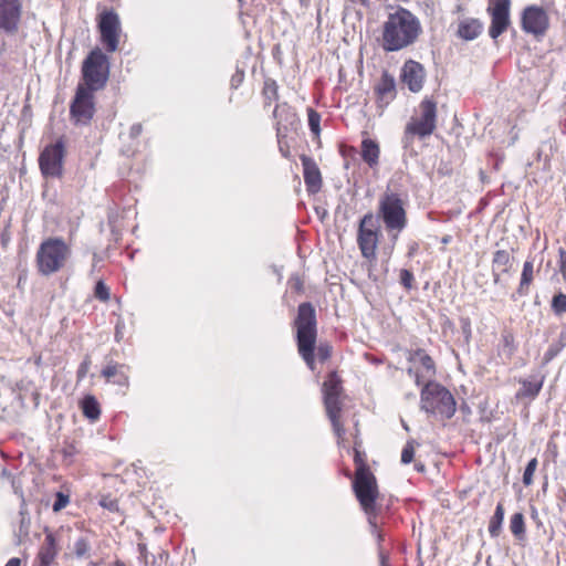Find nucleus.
Listing matches in <instances>:
<instances>
[{
	"label": "nucleus",
	"mask_w": 566,
	"mask_h": 566,
	"mask_svg": "<svg viewBox=\"0 0 566 566\" xmlns=\"http://www.w3.org/2000/svg\"><path fill=\"white\" fill-rule=\"evenodd\" d=\"M22 0H0V33L14 35L22 18Z\"/></svg>",
	"instance_id": "nucleus-13"
},
{
	"label": "nucleus",
	"mask_w": 566,
	"mask_h": 566,
	"mask_svg": "<svg viewBox=\"0 0 566 566\" xmlns=\"http://www.w3.org/2000/svg\"><path fill=\"white\" fill-rule=\"evenodd\" d=\"M416 356H419L420 363L427 371L434 374V363L429 355H427L422 349H418L416 352Z\"/></svg>",
	"instance_id": "nucleus-36"
},
{
	"label": "nucleus",
	"mask_w": 566,
	"mask_h": 566,
	"mask_svg": "<svg viewBox=\"0 0 566 566\" xmlns=\"http://www.w3.org/2000/svg\"><path fill=\"white\" fill-rule=\"evenodd\" d=\"M399 277L401 285H403L408 290L412 287L413 274L409 270L402 269L400 271Z\"/></svg>",
	"instance_id": "nucleus-39"
},
{
	"label": "nucleus",
	"mask_w": 566,
	"mask_h": 566,
	"mask_svg": "<svg viewBox=\"0 0 566 566\" xmlns=\"http://www.w3.org/2000/svg\"><path fill=\"white\" fill-rule=\"evenodd\" d=\"M513 258L506 250H497L493 253L492 268L494 283L497 284L500 281V270L502 273H507L511 269Z\"/></svg>",
	"instance_id": "nucleus-21"
},
{
	"label": "nucleus",
	"mask_w": 566,
	"mask_h": 566,
	"mask_svg": "<svg viewBox=\"0 0 566 566\" xmlns=\"http://www.w3.org/2000/svg\"><path fill=\"white\" fill-rule=\"evenodd\" d=\"M552 310L556 315L566 313V294L558 293L553 297Z\"/></svg>",
	"instance_id": "nucleus-32"
},
{
	"label": "nucleus",
	"mask_w": 566,
	"mask_h": 566,
	"mask_svg": "<svg viewBox=\"0 0 566 566\" xmlns=\"http://www.w3.org/2000/svg\"><path fill=\"white\" fill-rule=\"evenodd\" d=\"M482 31V24L476 19H467L460 22L458 35L467 41H472L479 36Z\"/></svg>",
	"instance_id": "nucleus-22"
},
{
	"label": "nucleus",
	"mask_w": 566,
	"mask_h": 566,
	"mask_svg": "<svg viewBox=\"0 0 566 566\" xmlns=\"http://www.w3.org/2000/svg\"><path fill=\"white\" fill-rule=\"evenodd\" d=\"M21 497H23V495H21ZM19 514H20L21 518H20V524H19V530H18V537H19V542H22L29 536L30 526H31V517H30L24 499H22V501H21Z\"/></svg>",
	"instance_id": "nucleus-26"
},
{
	"label": "nucleus",
	"mask_w": 566,
	"mask_h": 566,
	"mask_svg": "<svg viewBox=\"0 0 566 566\" xmlns=\"http://www.w3.org/2000/svg\"><path fill=\"white\" fill-rule=\"evenodd\" d=\"M120 337L118 329L116 331V338Z\"/></svg>",
	"instance_id": "nucleus-55"
},
{
	"label": "nucleus",
	"mask_w": 566,
	"mask_h": 566,
	"mask_svg": "<svg viewBox=\"0 0 566 566\" xmlns=\"http://www.w3.org/2000/svg\"><path fill=\"white\" fill-rule=\"evenodd\" d=\"M69 502H70L69 495H66L62 492H57L55 495V501L53 503V511L60 512L69 504Z\"/></svg>",
	"instance_id": "nucleus-38"
},
{
	"label": "nucleus",
	"mask_w": 566,
	"mask_h": 566,
	"mask_svg": "<svg viewBox=\"0 0 566 566\" xmlns=\"http://www.w3.org/2000/svg\"><path fill=\"white\" fill-rule=\"evenodd\" d=\"M377 99L380 106H387L396 96L395 78L385 72L376 88Z\"/></svg>",
	"instance_id": "nucleus-19"
},
{
	"label": "nucleus",
	"mask_w": 566,
	"mask_h": 566,
	"mask_svg": "<svg viewBox=\"0 0 566 566\" xmlns=\"http://www.w3.org/2000/svg\"><path fill=\"white\" fill-rule=\"evenodd\" d=\"M101 505L109 511H118V503L115 499L105 496L101 500Z\"/></svg>",
	"instance_id": "nucleus-40"
},
{
	"label": "nucleus",
	"mask_w": 566,
	"mask_h": 566,
	"mask_svg": "<svg viewBox=\"0 0 566 566\" xmlns=\"http://www.w3.org/2000/svg\"><path fill=\"white\" fill-rule=\"evenodd\" d=\"M415 444H416L415 440H409L406 443V446L403 447L402 452H401V462L403 464H408L413 460Z\"/></svg>",
	"instance_id": "nucleus-34"
},
{
	"label": "nucleus",
	"mask_w": 566,
	"mask_h": 566,
	"mask_svg": "<svg viewBox=\"0 0 566 566\" xmlns=\"http://www.w3.org/2000/svg\"><path fill=\"white\" fill-rule=\"evenodd\" d=\"M566 346V334L562 333L558 339L552 343L544 354L543 364H548L552 359H554L560 350Z\"/></svg>",
	"instance_id": "nucleus-29"
},
{
	"label": "nucleus",
	"mask_w": 566,
	"mask_h": 566,
	"mask_svg": "<svg viewBox=\"0 0 566 566\" xmlns=\"http://www.w3.org/2000/svg\"><path fill=\"white\" fill-rule=\"evenodd\" d=\"M534 264L532 260H526L523 265L521 280L516 293L520 296H526L530 293V286L534 280Z\"/></svg>",
	"instance_id": "nucleus-24"
},
{
	"label": "nucleus",
	"mask_w": 566,
	"mask_h": 566,
	"mask_svg": "<svg viewBox=\"0 0 566 566\" xmlns=\"http://www.w3.org/2000/svg\"><path fill=\"white\" fill-rule=\"evenodd\" d=\"M117 566H124V564H117Z\"/></svg>",
	"instance_id": "nucleus-56"
},
{
	"label": "nucleus",
	"mask_w": 566,
	"mask_h": 566,
	"mask_svg": "<svg viewBox=\"0 0 566 566\" xmlns=\"http://www.w3.org/2000/svg\"><path fill=\"white\" fill-rule=\"evenodd\" d=\"M72 254L71 247L62 238H48L36 251V266L42 275L49 276L63 269Z\"/></svg>",
	"instance_id": "nucleus-3"
},
{
	"label": "nucleus",
	"mask_w": 566,
	"mask_h": 566,
	"mask_svg": "<svg viewBox=\"0 0 566 566\" xmlns=\"http://www.w3.org/2000/svg\"><path fill=\"white\" fill-rule=\"evenodd\" d=\"M378 212L389 232L399 233L406 228L407 213L398 193L386 191L379 199Z\"/></svg>",
	"instance_id": "nucleus-6"
},
{
	"label": "nucleus",
	"mask_w": 566,
	"mask_h": 566,
	"mask_svg": "<svg viewBox=\"0 0 566 566\" xmlns=\"http://www.w3.org/2000/svg\"><path fill=\"white\" fill-rule=\"evenodd\" d=\"M504 520V507L502 503H499L495 507V512L491 517L489 524V533L492 537H497L500 535L502 523Z\"/></svg>",
	"instance_id": "nucleus-28"
},
{
	"label": "nucleus",
	"mask_w": 566,
	"mask_h": 566,
	"mask_svg": "<svg viewBox=\"0 0 566 566\" xmlns=\"http://www.w3.org/2000/svg\"><path fill=\"white\" fill-rule=\"evenodd\" d=\"M522 29L535 36H542L549 27L546 10L539 6H528L522 12Z\"/></svg>",
	"instance_id": "nucleus-14"
},
{
	"label": "nucleus",
	"mask_w": 566,
	"mask_h": 566,
	"mask_svg": "<svg viewBox=\"0 0 566 566\" xmlns=\"http://www.w3.org/2000/svg\"><path fill=\"white\" fill-rule=\"evenodd\" d=\"M120 337L118 329L116 331V338Z\"/></svg>",
	"instance_id": "nucleus-54"
},
{
	"label": "nucleus",
	"mask_w": 566,
	"mask_h": 566,
	"mask_svg": "<svg viewBox=\"0 0 566 566\" xmlns=\"http://www.w3.org/2000/svg\"><path fill=\"white\" fill-rule=\"evenodd\" d=\"M117 373V368L115 365H109L107 367H105L102 371V375L106 378V379H111L112 377H114Z\"/></svg>",
	"instance_id": "nucleus-44"
},
{
	"label": "nucleus",
	"mask_w": 566,
	"mask_h": 566,
	"mask_svg": "<svg viewBox=\"0 0 566 566\" xmlns=\"http://www.w3.org/2000/svg\"><path fill=\"white\" fill-rule=\"evenodd\" d=\"M437 127V103L431 98H424L419 105V116L412 117L406 125L405 142L413 136L424 138L430 136Z\"/></svg>",
	"instance_id": "nucleus-7"
},
{
	"label": "nucleus",
	"mask_w": 566,
	"mask_h": 566,
	"mask_svg": "<svg viewBox=\"0 0 566 566\" xmlns=\"http://www.w3.org/2000/svg\"><path fill=\"white\" fill-rule=\"evenodd\" d=\"M536 468H537V459L533 458L532 460L528 461V463L524 470V474H523V483L526 486H528L533 483V475H534Z\"/></svg>",
	"instance_id": "nucleus-33"
},
{
	"label": "nucleus",
	"mask_w": 566,
	"mask_h": 566,
	"mask_svg": "<svg viewBox=\"0 0 566 566\" xmlns=\"http://www.w3.org/2000/svg\"><path fill=\"white\" fill-rule=\"evenodd\" d=\"M424 76L423 66L413 60H409L403 64L400 75L401 81L413 93H418L422 88Z\"/></svg>",
	"instance_id": "nucleus-17"
},
{
	"label": "nucleus",
	"mask_w": 566,
	"mask_h": 566,
	"mask_svg": "<svg viewBox=\"0 0 566 566\" xmlns=\"http://www.w3.org/2000/svg\"><path fill=\"white\" fill-rule=\"evenodd\" d=\"M352 3H359L364 8H368L370 2L369 0H349Z\"/></svg>",
	"instance_id": "nucleus-48"
},
{
	"label": "nucleus",
	"mask_w": 566,
	"mask_h": 566,
	"mask_svg": "<svg viewBox=\"0 0 566 566\" xmlns=\"http://www.w3.org/2000/svg\"><path fill=\"white\" fill-rule=\"evenodd\" d=\"M238 2L240 3V6H243L244 0H238Z\"/></svg>",
	"instance_id": "nucleus-53"
},
{
	"label": "nucleus",
	"mask_w": 566,
	"mask_h": 566,
	"mask_svg": "<svg viewBox=\"0 0 566 566\" xmlns=\"http://www.w3.org/2000/svg\"><path fill=\"white\" fill-rule=\"evenodd\" d=\"M421 409L443 419L453 417L457 403L452 394L437 382H428L421 390Z\"/></svg>",
	"instance_id": "nucleus-5"
},
{
	"label": "nucleus",
	"mask_w": 566,
	"mask_h": 566,
	"mask_svg": "<svg viewBox=\"0 0 566 566\" xmlns=\"http://www.w3.org/2000/svg\"><path fill=\"white\" fill-rule=\"evenodd\" d=\"M379 154V146L375 140L366 138L361 142V158L369 167L378 165Z\"/></svg>",
	"instance_id": "nucleus-23"
},
{
	"label": "nucleus",
	"mask_w": 566,
	"mask_h": 566,
	"mask_svg": "<svg viewBox=\"0 0 566 566\" xmlns=\"http://www.w3.org/2000/svg\"><path fill=\"white\" fill-rule=\"evenodd\" d=\"M106 56L99 50L92 51L83 62V77L86 88L96 91L102 88L107 81V71L105 70Z\"/></svg>",
	"instance_id": "nucleus-11"
},
{
	"label": "nucleus",
	"mask_w": 566,
	"mask_h": 566,
	"mask_svg": "<svg viewBox=\"0 0 566 566\" xmlns=\"http://www.w3.org/2000/svg\"><path fill=\"white\" fill-rule=\"evenodd\" d=\"M416 470L419 471V472H423L424 471V465L422 463H416Z\"/></svg>",
	"instance_id": "nucleus-50"
},
{
	"label": "nucleus",
	"mask_w": 566,
	"mask_h": 566,
	"mask_svg": "<svg viewBox=\"0 0 566 566\" xmlns=\"http://www.w3.org/2000/svg\"><path fill=\"white\" fill-rule=\"evenodd\" d=\"M65 145L62 139L43 148L39 156L41 174L45 178H60L63 175Z\"/></svg>",
	"instance_id": "nucleus-10"
},
{
	"label": "nucleus",
	"mask_w": 566,
	"mask_h": 566,
	"mask_svg": "<svg viewBox=\"0 0 566 566\" xmlns=\"http://www.w3.org/2000/svg\"><path fill=\"white\" fill-rule=\"evenodd\" d=\"M142 125L140 124H134L132 127H130V136L132 137H137L140 135L142 133Z\"/></svg>",
	"instance_id": "nucleus-45"
},
{
	"label": "nucleus",
	"mask_w": 566,
	"mask_h": 566,
	"mask_svg": "<svg viewBox=\"0 0 566 566\" xmlns=\"http://www.w3.org/2000/svg\"><path fill=\"white\" fill-rule=\"evenodd\" d=\"M559 270L566 276V251L564 249H559Z\"/></svg>",
	"instance_id": "nucleus-43"
},
{
	"label": "nucleus",
	"mask_w": 566,
	"mask_h": 566,
	"mask_svg": "<svg viewBox=\"0 0 566 566\" xmlns=\"http://www.w3.org/2000/svg\"><path fill=\"white\" fill-rule=\"evenodd\" d=\"M70 114L76 124L87 125L95 114L93 91L80 84L71 103Z\"/></svg>",
	"instance_id": "nucleus-12"
},
{
	"label": "nucleus",
	"mask_w": 566,
	"mask_h": 566,
	"mask_svg": "<svg viewBox=\"0 0 566 566\" xmlns=\"http://www.w3.org/2000/svg\"><path fill=\"white\" fill-rule=\"evenodd\" d=\"M303 177L310 192L316 193L322 188V175L315 160L306 155L301 156Z\"/></svg>",
	"instance_id": "nucleus-18"
},
{
	"label": "nucleus",
	"mask_w": 566,
	"mask_h": 566,
	"mask_svg": "<svg viewBox=\"0 0 566 566\" xmlns=\"http://www.w3.org/2000/svg\"><path fill=\"white\" fill-rule=\"evenodd\" d=\"M342 392L340 379L335 371L328 374L327 379L323 384L324 405L326 413L332 422L334 432L337 437H342L345 432L343 426L339 422V395Z\"/></svg>",
	"instance_id": "nucleus-8"
},
{
	"label": "nucleus",
	"mask_w": 566,
	"mask_h": 566,
	"mask_svg": "<svg viewBox=\"0 0 566 566\" xmlns=\"http://www.w3.org/2000/svg\"><path fill=\"white\" fill-rule=\"evenodd\" d=\"M355 462H356V464H357V468L359 467V464H365V463L363 462V460L360 459V455H359V453H358V452L356 453Z\"/></svg>",
	"instance_id": "nucleus-49"
},
{
	"label": "nucleus",
	"mask_w": 566,
	"mask_h": 566,
	"mask_svg": "<svg viewBox=\"0 0 566 566\" xmlns=\"http://www.w3.org/2000/svg\"><path fill=\"white\" fill-rule=\"evenodd\" d=\"M295 326L298 353L313 370L317 332L315 308L311 303L305 302L298 305Z\"/></svg>",
	"instance_id": "nucleus-2"
},
{
	"label": "nucleus",
	"mask_w": 566,
	"mask_h": 566,
	"mask_svg": "<svg viewBox=\"0 0 566 566\" xmlns=\"http://www.w3.org/2000/svg\"><path fill=\"white\" fill-rule=\"evenodd\" d=\"M20 564H21L20 559L17 558V557H13V558L8 560L6 566H20Z\"/></svg>",
	"instance_id": "nucleus-47"
},
{
	"label": "nucleus",
	"mask_w": 566,
	"mask_h": 566,
	"mask_svg": "<svg viewBox=\"0 0 566 566\" xmlns=\"http://www.w3.org/2000/svg\"><path fill=\"white\" fill-rule=\"evenodd\" d=\"M510 7L511 0H493L492 7L489 8L492 18L489 35L492 39H497L509 28Z\"/></svg>",
	"instance_id": "nucleus-16"
},
{
	"label": "nucleus",
	"mask_w": 566,
	"mask_h": 566,
	"mask_svg": "<svg viewBox=\"0 0 566 566\" xmlns=\"http://www.w3.org/2000/svg\"><path fill=\"white\" fill-rule=\"evenodd\" d=\"M353 489L364 512L368 515L369 524L376 527L374 517L376 515V500L379 492L376 478L366 464H359L356 468Z\"/></svg>",
	"instance_id": "nucleus-4"
},
{
	"label": "nucleus",
	"mask_w": 566,
	"mask_h": 566,
	"mask_svg": "<svg viewBox=\"0 0 566 566\" xmlns=\"http://www.w3.org/2000/svg\"><path fill=\"white\" fill-rule=\"evenodd\" d=\"M301 4H306L310 0H298Z\"/></svg>",
	"instance_id": "nucleus-52"
},
{
	"label": "nucleus",
	"mask_w": 566,
	"mask_h": 566,
	"mask_svg": "<svg viewBox=\"0 0 566 566\" xmlns=\"http://www.w3.org/2000/svg\"><path fill=\"white\" fill-rule=\"evenodd\" d=\"M90 366H91V360L88 358H85L82 361V364L80 365L78 370H77V379L78 380L83 379L86 376V374L90 370Z\"/></svg>",
	"instance_id": "nucleus-42"
},
{
	"label": "nucleus",
	"mask_w": 566,
	"mask_h": 566,
	"mask_svg": "<svg viewBox=\"0 0 566 566\" xmlns=\"http://www.w3.org/2000/svg\"><path fill=\"white\" fill-rule=\"evenodd\" d=\"M510 530L517 539H523L525 537L524 515L522 513H515L512 515Z\"/></svg>",
	"instance_id": "nucleus-30"
},
{
	"label": "nucleus",
	"mask_w": 566,
	"mask_h": 566,
	"mask_svg": "<svg viewBox=\"0 0 566 566\" xmlns=\"http://www.w3.org/2000/svg\"><path fill=\"white\" fill-rule=\"evenodd\" d=\"M91 545L86 537H80L74 543V554L77 558H85L90 556Z\"/></svg>",
	"instance_id": "nucleus-31"
},
{
	"label": "nucleus",
	"mask_w": 566,
	"mask_h": 566,
	"mask_svg": "<svg viewBox=\"0 0 566 566\" xmlns=\"http://www.w3.org/2000/svg\"><path fill=\"white\" fill-rule=\"evenodd\" d=\"M379 224L371 212L366 213L359 221L357 243L361 255L368 260L375 259L379 242Z\"/></svg>",
	"instance_id": "nucleus-9"
},
{
	"label": "nucleus",
	"mask_w": 566,
	"mask_h": 566,
	"mask_svg": "<svg viewBox=\"0 0 566 566\" xmlns=\"http://www.w3.org/2000/svg\"><path fill=\"white\" fill-rule=\"evenodd\" d=\"M542 386H543V380H539V381L522 380L521 388L516 392V398L517 399H522V398L534 399L541 391Z\"/></svg>",
	"instance_id": "nucleus-27"
},
{
	"label": "nucleus",
	"mask_w": 566,
	"mask_h": 566,
	"mask_svg": "<svg viewBox=\"0 0 566 566\" xmlns=\"http://www.w3.org/2000/svg\"><path fill=\"white\" fill-rule=\"evenodd\" d=\"M94 295L96 298L103 301V302H106L109 300V289L104 284L103 281H98L96 283V286H95V290H94Z\"/></svg>",
	"instance_id": "nucleus-37"
},
{
	"label": "nucleus",
	"mask_w": 566,
	"mask_h": 566,
	"mask_svg": "<svg viewBox=\"0 0 566 566\" xmlns=\"http://www.w3.org/2000/svg\"><path fill=\"white\" fill-rule=\"evenodd\" d=\"M332 348L328 345H321L317 348V357L321 361H325L331 357Z\"/></svg>",
	"instance_id": "nucleus-41"
},
{
	"label": "nucleus",
	"mask_w": 566,
	"mask_h": 566,
	"mask_svg": "<svg viewBox=\"0 0 566 566\" xmlns=\"http://www.w3.org/2000/svg\"><path fill=\"white\" fill-rule=\"evenodd\" d=\"M81 408H82L83 415L87 419L95 421L99 418L101 408H99L98 401L96 400V398L94 396H92V395L85 396L81 402Z\"/></svg>",
	"instance_id": "nucleus-25"
},
{
	"label": "nucleus",
	"mask_w": 566,
	"mask_h": 566,
	"mask_svg": "<svg viewBox=\"0 0 566 566\" xmlns=\"http://www.w3.org/2000/svg\"><path fill=\"white\" fill-rule=\"evenodd\" d=\"M45 533H46V536H45L44 543L38 554V558L40 562L39 566H51V564L53 563V560L57 554L56 542H55L54 535L51 532H48V530H45Z\"/></svg>",
	"instance_id": "nucleus-20"
},
{
	"label": "nucleus",
	"mask_w": 566,
	"mask_h": 566,
	"mask_svg": "<svg viewBox=\"0 0 566 566\" xmlns=\"http://www.w3.org/2000/svg\"><path fill=\"white\" fill-rule=\"evenodd\" d=\"M98 29L103 43L108 52H114L118 46L120 22L118 14L113 11H104L99 14Z\"/></svg>",
	"instance_id": "nucleus-15"
},
{
	"label": "nucleus",
	"mask_w": 566,
	"mask_h": 566,
	"mask_svg": "<svg viewBox=\"0 0 566 566\" xmlns=\"http://www.w3.org/2000/svg\"><path fill=\"white\" fill-rule=\"evenodd\" d=\"M319 122H321V115L313 108H310L308 109V126L315 135H318L321 132Z\"/></svg>",
	"instance_id": "nucleus-35"
},
{
	"label": "nucleus",
	"mask_w": 566,
	"mask_h": 566,
	"mask_svg": "<svg viewBox=\"0 0 566 566\" xmlns=\"http://www.w3.org/2000/svg\"><path fill=\"white\" fill-rule=\"evenodd\" d=\"M139 551L142 554H144V552L146 551L145 545H139Z\"/></svg>",
	"instance_id": "nucleus-51"
},
{
	"label": "nucleus",
	"mask_w": 566,
	"mask_h": 566,
	"mask_svg": "<svg viewBox=\"0 0 566 566\" xmlns=\"http://www.w3.org/2000/svg\"><path fill=\"white\" fill-rule=\"evenodd\" d=\"M379 563L380 566H387L388 563V555L382 549H379Z\"/></svg>",
	"instance_id": "nucleus-46"
},
{
	"label": "nucleus",
	"mask_w": 566,
	"mask_h": 566,
	"mask_svg": "<svg viewBox=\"0 0 566 566\" xmlns=\"http://www.w3.org/2000/svg\"><path fill=\"white\" fill-rule=\"evenodd\" d=\"M421 31L419 19L409 10L398 8L382 23L381 46L386 52L402 50L413 44Z\"/></svg>",
	"instance_id": "nucleus-1"
}]
</instances>
